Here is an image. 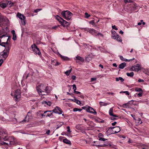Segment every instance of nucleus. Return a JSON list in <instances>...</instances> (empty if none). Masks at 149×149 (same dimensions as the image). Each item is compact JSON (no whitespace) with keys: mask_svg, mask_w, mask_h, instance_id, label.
<instances>
[{"mask_svg":"<svg viewBox=\"0 0 149 149\" xmlns=\"http://www.w3.org/2000/svg\"><path fill=\"white\" fill-rule=\"evenodd\" d=\"M5 131L6 133V134H1V136H2L0 138V140L2 139L4 140V141H3V143H2V144L9 146L10 145L15 144V141L14 138L12 137H8L7 132L5 130Z\"/></svg>","mask_w":149,"mask_h":149,"instance_id":"nucleus-1","label":"nucleus"},{"mask_svg":"<svg viewBox=\"0 0 149 149\" xmlns=\"http://www.w3.org/2000/svg\"><path fill=\"white\" fill-rule=\"evenodd\" d=\"M36 89L40 95H45L50 92V88L44 84H41L36 87Z\"/></svg>","mask_w":149,"mask_h":149,"instance_id":"nucleus-2","label":"nucleus"},{"mask_svg":"<svg viewBox=\"0 0 149 149\" xmlns=\"http://www.w3.org/2000/svg\"><path fill=\"white\" fill-rule=\"evenodd\" d=\"M61 14L63 17L67 20L70 19L73 15L68 10L63 11Z\"/></svg>","mask_w":149,"mask_h":149,"instance_id":"nucleus-3","label":"nucleus"},{"mask_svg":"<svg viewBox=\"0 0 149 149\" xmlns=\"http://www.w3.org/2000/svg\"><path fill=\"white\" fill-rule=\"evenodd\" d=\"M11 95L13 96L14 98L16 101H19L20 98V90L19 89H17L15 91L13 95H12L13 93H11Z\"/></svg>","mask_w":149,"mask_h":149,"instance_id":"nucleus-4","label":"nucleus"},{"mask_svg":"<svg viewBox=\"0 0 149 149\" xmlns=\"http://www.w3.org/2000/svg\"><path fill=\"white\" fill-rule=\"evenodd\" d=\"M111 38L112 39L116 40L119 42H121L122 39L114 31H111Z\"/></svg>","mask_w":149,"mask_h":149,"instance_id":"nucleus-5","label":"nucleus"},{"mask_svg":"<svg viewBox=\"0 0 149 149\" xmlns=\"http://www.w3.org/2000/svg\"><path fill=\"white\" fill-rule=\"evenodd\" d=\"M31 48L32 49L33 51L37 54L39 55L41 54V53L40 52L39 49L35 44H33L31 46Z\"/></svg>","mask_w":149,"mask_h":149,"instance_id":"nucleus-6","label":"nucleus"},{"mask_svg":"<svg viewBox=\"0 0 149 149\" xmlns=\"http://www.w3.org/2000/svg\"><path fill=\"white\" fill-rule=\"evenodd\" d=\"M4 45H2V46L5 47V49L4 50V52L6 51L9 53V51L11 47V45L7 42H6L2 43Z\"/></svg>","mask_w":149,"mask_h":149,"instance_id":"nucleus-7","label":"nucleus"},{"mask_svg":"<svg viewBox=\"0 0 149 149\" xmlns=\"http://www.w3.org/2000/svg\"><path fill=\"white\" fill-rule=\"evenodd\" d=\"M17 16L21 20L22 24L24 25H25L26 24L25 16L19 13L17 14Z\"/></svg>","mask_w":149,"mask_h":149,"instance_id":"nucleus-8","label":"nucleus"},{"mask_svg":"<svg viewBox=\"0 0 149 149\" xmlns=\"http://www.w3.org/2000/svg\"><path fill=\"white\" fill-rule=\"evenodd\" d=\"M110 129H113L112 134H115L118 132L120 131V129L119 127H111L109 129V131H110Z\"/></svg>","mask_w":149,"mask_h":149,"instance_id":"nucleus-9","label":"nucleus"},{"mask_svg":"<svg viewBox=\"0 0 149 149\" xmlns=\"http://www.w3.org/2000/svg\"><path fill=\"white\" fill-rule=\"evenodd\" d=\"M52 111L53 112L59 114H61L63 112L61 109L58 107H56Z\"/></svg>","mask_w":149,"mask_h":149,"instance_id":"nucleus-10","label":"nucleus"},{"mask_svg":"<svg viewBox=\"0 0 149 149\" xmlns=\"http://www.w3.org/2000/svg\"><path fill=\"white\" fill-rule=\"evenodd\" d=\"M86 111L90 113L93 114L94 115H96L97 112L94 109L89 106H88V108L87 109Z\"/></svg>","mask_w":149,"mask_h":149,"instance_id":"nucleus-11","label":"nucleus"},{"mask_svg":"<svg viewBox=\"0 0 149 149\" xmlns=\"http://www.w3.org/2000/svg\"><path fill=\"white\" fill-rule=\"evenodd\" d=\"M85 30L87 31L88 32H89L93 35H95L96 36H97L96 34L97 32L93 29L88 28L87 29H86Z\"/></svg>","mask_w":149,"mask_h":149,"instance_id":"nucleus-12","label":"nucleus"},{"mask_svg":"<svg viewBox=\"0 0 149 149\" xmlns=\"http://www.w3.org/2000/svg\"><path fill=\"white\" fill-rule=\"evenodd\" d=\"M140 65L137 64L136 65L132 66L131 68V70L138 72L140 70Z\"/></svg>","mask_w":149,"mask_h":149,"instance_id":"nucleus-13","label":"nucleus"},{"mask_svg":"<svg viewBox=\"0 0 149 149\" xmlns=\"http://www.w3.org/2000/svg\"><path fill=\"white\" fill-rule=\"evenodd\" d=\"M9 53L6 52H4V50L3 51L2 53L1 54V56H2V58H4L5 60L6 58L8 57L9 55Z\"/></svg>","mask_w":149,"mask_h":149,"instance_id":"nucleus-14","label":"nucleus"},{"mask_svg":"<svg viewBox=\"0 0 149 149\" xmlns=\"http://www.w3.org/2000/svg\"><path fill=\"white\" fill-rule=\"evenodd\" d=\"M130 5V10H132L133 8V10H135L136 9L138 6H137L136 4L134 3H132Z\"/></svg>","mask_w":149,"mask_h":149,"instance_id":"nucleus-15","label":"nucleus"},{"mask_svg":"<svg viewBox=\"0 0 149 149\" xmlns=\"http://www.w3.org/2000/svg\"><path fill=\"white\" fill-rule=\"evenodd\" d=\"M61 24L64 27H67L69 25V23L66 21L63 20L61 23Z\"/></svg>","mask_w":149,"mask_h":149,"instance_id":"nucleus-16","label":"nucleus"},{"mask_svg":"<svg viewBox=\"0 0 149 149\" xmlns=\"http://www.w3.org/2000/svg\"><path fill=\"white\" fill-rule=\"evenodd\" d=\"M113 107L109 109V115L110 116H114V117H118L116 115H114V114H113Z\"/></svg>","mask_w":149,"mask_h":149,"instance_id":"nucleus-17","label":"nucleus"},{"mask_svg":"<svg viewBox=\"0 0 149 149\" xmlns=\"http://www.w3.org/2000/svg\"><path fill=\"white\" fill-rule=\"evenodd\" d=\"M73 86V89L74 90V93L77 94H80V92L79 91H76V90L77 89V88L76 87V86L75 84H74L72 85Z\"/></svg>","mask_w":149,"mask_h":149,"instance_id":"nucleus-18","label":"nucleus"},{"mask_svg":"<svg viewBox=\"0 0 149 149\" xmlns=\"http://www.w3.org/2000/svg\"><path fill=\"white\" fill-rule=\"evenodd\" d=\"M2 134H3V135L6 134L5 130L4 129H0V138L2 136H1V135H2Z\"/></svg>","mask_w":149,"mask_h":149,"instance_id":"nucleus-19","label":"nucleus"},{"mask_svg":"<svg viewBox=\"0 0 149 149\" xmlns=\"http://www.w3.org/2000/svg\"><path fill=\"white\" fill-rule=\"evenodd\" d=\"M126 65V63L125 62L119 65V68L120 69H123Z\"/></svg>","mask_w":149,"mask_h":149,"instance_id":"nucleus-20","label":"nucleus"},{"mask_svg":"<svg viewBox=\"0 0 149 149\" xmlns=\"http://www.w3.org/2000/svg\"><path fill=\"white\" fill-rule=\"evenodd\" d=\"M42 104H46L47 105L49 106H50L52 104V103L50 101L47 102L45 101H43L42 102Z\"/></svg>","mask_w":149,"mask_h":149,"instance_id":"nucleus-21","label":"nucleus"},{"mask_svg":"<svg viewBox=\"0 0 149 149\" xmlns=\"http://www.w3.org/2000/svg\"><path fill=\"white\" fill-rule=\"evenodd\" d=\"M7 5V3H1L0 4V6L3 8H6Z\"/></svg>","mask_w":149,"mask_h":149,"instance_id":"nucleus-22","label":"nucleus"},{"mask_svg":"<svg viewBox=\"0 0 149 149\" xmlns=\"http://www.w3.org/2000/svg\"><path fill=\"white\" fill-rule=\"evenodd\" d=\"M76 58L77 60H79L82 62H84V59L83 58L79 56H76Z\"/></svg>","mask_w":149,"mask_h":149,"instance_id":"nucleus-23","label":"nucleus"},{"mask_svg":"<svg viewBox=\"0 0 149 149\" xmlns=\"http://www.w3.org/2000/svg\"><path fill=\"white\" fill-rule=\"evenodd\" d=\"M63 142L64 143H65L67 144H70L71 143L70 141L69 140L67 139H64L63 140Z\"/></svg>","mask_w":149,"mask_h":149,"instance_id":"nucleus-24","label":"nucleus"},{"mask_svg":"<svg viewBox=\"0 0 149 149\" xmlns=\"http://www.w3.org/2000/svg\"><path fill=\"white\" fill-rule=\"evenodd\" d=\"M59 55L61 57V58L64 60H68V58L67 57L65 56H62L61 54H59Z\"/></svg>","mask_w":149,"mask_h":149,"instance_id":"nucleus-25","label":"nucleus"},{"mask_svg":"<svg viewBox=\"0 0 149 149\" xmlns=\"http://www.w3.org/2000/svg\"><path fill=\"white\" fill-rule=\"evenodd\" d=\"M116 81H118L120 80L121 82H123L124 81V79L122 77H119L118 78H116Z\"/></svg>","mask_w":149,"mask_h":149,"instance_id":"nucleus-26","label":"nucleus"},{"mask_svg":"<svg viewBox=\"0 0 149 149\" xmlns=\"http://www.w3.org/2000/svg\"><path fill=\"white\" fill-rule=\"evenodd\" d=\"M56 19L61 23V22L63 20V19L58 16H57L56 17Z\"/></svg>","mask_w":149,"mask_h":149,"instance_id":"nucleus-27","label":"nucleus"},{"mask_svg":"<svg viewBox=\"0 0 149 149\" xmlns=\"http://www.w3.org/2000/svg\"><path fill=\"white\" fill-rule=\"evenodd\" d=\"M134 72H131L130 73H127L126 74L128 76L132 77L134 76Z\"/></svg>","mask_w":149,"mask_h":149,"instance_id":"nucleus-28","label":"nucleus"},{"mask_svg":"<svg viewBox=\"0 0 149 149\" xmlns=\"http://www.w3.org/2000/svg\"><path fill=\"white\" fill-rule=\"evenodd\" d=\"M72 69L71 68L70 69L67 70L65 72V74L67 75L68 76L70 74L72 71Z\"/></svg>","mask_w":149,"mask_h":149,"instance_id":"nucleus-29","label":"nucleus"},{"mask_svg":"<svg viewBox=\"0 0 149 149\" xmlns=\"http://www.w3.org/2000/svg\"><path fill=\"white\" fill-rule=\"evenodd\" d=\"M84 15V17L86 18H88L91 16V15L88 14L87 13H85Z\"/></svg>","mask_w":149,"mask_h":149,"instance_id":"nucleus-30","label":"nucleus"},{"mask_svg":"<svg viewBox=\"0 0 149 149\" xmlns=\"http://www.w3.org/2000/svg\"><path fill=\"white\" fill-rule=\"evenodd\" d=\"M100 104L101 106H106L107 105L109 104L108 103H105L101 102H100Z\"/></svg>","mask_w":149,"mask_h":149,"instance_id":"nucleus-31","label":"nucleus"},{"mask_svg":"<svg viewBox=\"0 0 149 149\" xmlns=\"http://www.w3.org/2000/svg\"><path fill=\"white\" fill-rule=\"evenodd\" d=\"M6 3H7V5H10V6H12L13 4V3H12L10 1H7Z\"/></svg>","mask_w":149,"mask_h":149,"instance_id":"nucleus-32","label":"nucleus"},{"mask_svg":"<svg viewBox=\"0 0 149 149\" xmlns=\"http://www.w3.org/2000/svg\"><path fill=\"white\" fill-rule=\"evenodd\" d=\"M120 59L123 61H130V60H128L127 59H126V60H125L124 59V58H123V56H120Z\"/></svg>","mask_w":149,"mask_h":149,"instance_id":"nucleus-33","label":"nucleus"},{"mask_svg":"<svg viewBox=\"0 0 149 149\" xmlns=\"http://www.w3.org/2000/svg\"><path fill=\"white\" fill-rule=\"evenodd\" d=\"M125 93L127 95H129L130 94L129 93L128 91H121L120 92V93Z\"/></svg>","mask_w":149,"mask_h":149,"instance_id":"nucleus-34","label":"nucleus"},{"mask_svg":"<svg viewBox=\"0 0 149 149\" xmlns=\"http://www.w3.org/2000/svg\"><path fill=\"white\" fill-rule=\"evenodd\" d=\"M75 102L78 104L80 105L81 104L80 101L77 99H76Z\"/></svg>","mask_w":149,"mask_h":149,"instance_id":"nucleus-35","label":"nucleus"},{"mask_svg":"<svg viewBox=\"0 0 149 149\" xmlns=\"http://www.w3.org/2000/svg\"><path fill=\"white\" fill-rule=\"evenodd\" d=\"M124 2L125 3H127L132 2V0H124Z\"/></svg>","mask_w":149,"mask_h":149,"instance_id":"nucleus-36","label":"nucleus"},{"mask_svg":"<svg viewBox=\"0 0 149 149\" xmlns=\"http://www.w3.org/2000/svg\"><path fill=\"white\" fill-rule=\"evenodd\" d=\"M135 91L137 92H140L141 91V90L140 88H135Z\"/></svg>","mask_w":149,"mask_h":149,"instance_id":"nucleus-37","label":"nucleus"},{"mask_svg":"<svg viewBox=\"0 0 149 149\" xmlns=\"http://www.w3.org/2000/svg\"><path fill=\"white\" fill-rule=\"evenodd\" d=\"M76 128L77 129L79 130H81V128L80 125H77L76 126Z\"/></svg>","mask_w":149,"mask_h":149,"instance_id":"nucleus-38","label":"nucleus"},{"mask_svg":"<svg viewBox=\"0 0 149 149\" xmlns=\"http://www.w3.org/2000/svg\"><path fill=\"white\" fill-rule=\"evenodd\" d=\"M52 111H46L45 112H44V113L43 114H41V116L42 117H43V116H46L45 115V113H46L47 112H51Z\"/></svg>","mask_w":149,"mask_h":149,"instance_id":"nucleus-39","label":"nucleus"},{"mask_svg":"<svg viewBox=\"0 0 149 149\" xmlns=\"http://www.w3.org/2000/svg\"><path fill=\"white\" fill-rule=\"evenodd\" d=\"M52 113H51L50 114H48L46 116V117H53Z\"/></svg>","mask_w":149,"mask_h":149,"instance_id":"nucleus-40","label":"nucleus"},{"mask_svg":"<svg viewBox=\"0 0 149 149\" xmlns=\"http://www.w3.org/2000/svg\"><path fill=\"white\" fill-rule=\"evenodd\" d=\"M13 39L14 40H15L16 39V34L13 35Z\"/></svg>","mask_w":149,"mask_h":149,"instance_id":"nucleus-41","label":"nucleus"},{"mask_svg":"<svg viewBox=\"0 0 149 149\" xmlns=\"http://www.w3.org/2000/svg\"><path fill=\"white\" fill-rule=\"evenodd\" d=\"M96 34L98 36H100L102 37H103V35L102 33H97Z\"/></svg>","mask_w":149,"mask_h":149,"instance_id":"nucleus-42","label":"nucleus"},{"mask_svg":"<svg viewBox=\"0 0 149 149\" xmlns=\"http://www.w3.org/2000/svg\"><path fill=\"white\" fill-rule=\"evenodd\" d=\"M63 123L62 122H61L59 123V124H58V126L59 127H58L57 128H58L59 127H60L62 126V125H63Z\"/></svg>","mask_w":149,"mask_h":149,"instance_id":"nucleus-43","label":"nucleus"},{"mask_svg":"<svg viewBox=\"0 0 149 149\" xmlns=\"http://www.w3.org/2000/svg\"><path fill=\"white\" fill-rule=\"evenodd\" d=\"M137 120L139 121L138 123L139 124H141L142 123V121H141V119L140 118H138Z\"/></svg>","mask_w":149,"mask_h":149,"instance_id":"nucleus-44","label":"nucleus"},{"mask_svg":"<svg viewBox=\"0 0 149 149\" xmlns=\"http://www.w3.org/2000/svg\"><path fill=\"white\" fill-rule=\"evenodd\" d=\"M67 129H68L67 131L69 132V133H70L71 132V131L70 130V127L69 126H68L67 127Z\"/></svg>","mask_w":149,"mask_h":149,"instance_id":"nucleus-45","label":"nucleus"},{"mask_svg":"<svg viewBox=\"0 0 149 149\" xmlns=\"http://www.w3.org/2000/svg\"><path fill=\"white\" fill-rule=\"evenodd\" d=\"M41 10H42V9H37L36 10H35L34 11L36 13H37L38 12Z\"/></svg>","mask_w":149,"mask_h":149,"instance_id":"nucleus-46","label":"nucleus"},{"mask_svg":"<svg viewBox=\"0 0 149 149\" xmlns=\"http://www.w3.org/2000/svg\"><path fill=\"white\" fill-rule=\"evenodd\" d=\"M99 140H101V141H104L106 140H107V139H105L104 138H100L99 139Z\"/></svg>","mask_w":149,"mask_h":149,"instance_id":"nucleus-47","label":"nucleus"},{"mask_svg":"<svg viewBox=\"0 0 149 149\" xmlns=\"http://www.w3.org/2000/svg\"><path fill=\"white\" fill-rule=\"evenodd\" d=\"M76 77L75 76L73 75L72 77V78L73 80H74L76 79Z\"/></svg>","mask_w":149,"mask_h":149,"instance_id":"nucleus-48","label":"nucleus"},{"mask_svg":"<svg viewBox=\"0 0 149 149\" xmlns=\"http://www.w3.org/2000/svg\"><path fill=\"white\" fill-rule=\"evenodd\" d=\"M138 81L139 82H143L144 81L143 79H139L138 80Z\"/></svg>","mask_w":149,"mask_h":149,"instance_id":"nucleus-49","label":"nucleus"},{"mask_svg":"<svg viewBox=\"0 0 149 149\" xmlns=\"http://www.w3.org/2000/svg\"><path fill=\"white\" fill-rule=\"evenodd\" d=\"M112 28L113 29H115V30H118L117 28H116V26L115 25H114V26H112Z\"/></svg>","mask_w":149,"mask_h":149,"instance_id":"nucleus-50","label":"nucleus"},{"mask_svg":"<svg viewBox=\"0 0 149 149\" xmlns=\"http://www.w3.org/2000/svg\"><path fill=\"white\" fill-rule=\"evenodd\" d=\"M79 94V95H78V97H79L81 98H84V96L83 95H82L80 94Z\"/></svg>","mask_w":149,"mask_h":149,"instance_id":"nucleus-51","label":"nucleus"},{"mask_svg":"<svg viewBox=\"0 0 149 149\" xmlns=\"http://www.w3.org/2000/svg\"><path fill=\"white\" fill-rule=\"evenodd\" d=\"M90 24H91L92 25H93L94 23V20H92L90 21L89 22Z\"/></svg>","mask_w":149,"mask_h":149,"instance_id":"nucleus-52","label":"nucleus"},{"mask_svg":"<svg viewBox=\"0 0 149 149\" xmlns=\"http://www.w3.org/2000/svg\"><path fill=\"white\" fill-rule=\"evenodd\" d=\"M3 59H0V66L3 63Z\"/></svg>","mask_w":149,"mask_h":149,"instance_id":"nucleus-53","label":"nucleus"},{"mask_svg":"<svg viewBox=\"0 0 149 149\" xmlns=\"http://www.w3.org/2000/svg\"><path fill=\"white\" fill-rule=\"evenodd\" d=\"M96 79L95 78H91V81H95L96 80Z\"/></svg>","mask_w":149,"mask_h":149,"instance_id":"nucleus-54","label":"nucleus"},{"mask_svg":"<svg viewBox=\"0 0 149 149\" xmlns=\"http://www.w3.org/2000/svg\"><path fill=\"white\" fill-rule=\"evenodd\" d=\"M3 16L2 15H1V13H0V21H2V19H3Z\"/></svg>","mask_w":149,"mask_h":149,"instance_id":"nucleus-55","label":"nucleus"},{"mask_svg":"<svg viewBox=\"0 0 149 149\" xmlns=\"http://www.w3.org/2000/svg\"><path fill=\"white\" fill-rule=\"evenodd\" d=\"M142 147V146H146L144 144H140V146H139V148H140V147Z\"/></svg>","mask_w":149,"mask_h":149,"instance_id":"nucleus-56","label":"nucleus"},{"mask_svg":"<svg viewBox=\"0 0 149 149\" xmlns=\"http://www.w3.org/2000/svg\"><path fill=\"white\" fill-rule=\"evenodd\" d=\"M59 26L58 25V26H53L52 28V29H56V28H57Z\"/></svg>","mask_w":149,"mask_h":149,"instance_id":"nucleus-57","label":"nucleus"},{"mask_svg":"<svg viewBox=\"0 0 149 149\" xmlns=\"http://www.w3.org/2000/svg\"><path fill=\"white\" fill-rule=\"evenodd\" d=\"M142 93H140L137 94V95L139 97H141L142 96Z\"/></svg>","mask_w":149,"mask_h":149,"instance_id":"nucleus-58","label":"nucleus"},{"mask_svg":"<svg viewBox=\"0 0 149 149\" xmlns=\"http://www.w3.org/2000/svg\"><path fill=\"white\" fill-rule=\"evenodd\" d=\"M73 111H78V108H74L73 109Z\"/></svg>","mask_w":149,"mask_h":149,"instance_id":"nucleus-59","label":"nucleus"},{"mask_svg":"<svg viewBox=\"0 0 149 149\" xmlns=\"http://www.w3.org/2000/svg\"><path fill=\"white\" fill-rule=\"evenodd\" d=\"M87 108H88V107H82V109L86 110V111L87 109Z\"/></svg>","mask_w":149,"mask_h":149,"instance_id":"nucleus-60","label":"nucleus"},{"mask_svg":"<svg viewBox=\"0 0 149 149\" xmlns=\"http://www.w3.org/2000/svg\"><path fill=\"white\" fill-rule=\"evenodd\" d=\"M76 99L75 98H74V99H68L69 100H70L72 101H73V102H75V100H76Z\"/></svg>","mask_w":149,"mask_h":149,"instance_id":"nucleus-61","label":"nucleus"},{"mask_svg":"<svg viewBox=\"0 0 149 149\" xmlns=\"http://www.w3.org/2000/svg\"><path fill=\"white\" fill-rule=\"evenodd\" d=\"M117 123L116 122H114L113 123H112L111 124L112 125L114 126L116 125V124Z\"/></svg>","mask_w":149,"mask_h":149,"instance_id":"nucleus-62","label":"nucleus"},{"mask_svg":"<svg viewBox=\"0 0 149 149\" xmlns=\"http://www.w3.org/2000/svg\"><path fill=\"white\" fill-rule=\"evenodd\" d=\"M109 94H110L112 95H113L114 94V93L112 92H109L108 93Z\"/></svg>","mask_w":149,"mask_h":149,"instance_id":"nucleus-63","label":"nucleus"},{"mask_svg":"<svg viewBox=\"0 0 149 149\" xmlns=\"http://www.w3.org/2000/svg\"><path fill=\"white\" fill-rule=\"evenodd\" d=\"M50 132V130H48L46 132V134H48V135H49V133Z\"/></svg>","mask_w":149,"mask_h":149,"instance_id":"nucleus-64","label":"nucleus"}]
</instances>
